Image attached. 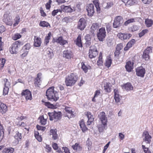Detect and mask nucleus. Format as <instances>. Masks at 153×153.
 <instances>
[{
	"label": "nucleus",
	"mask_w": 153,
	"mask_h": 153,
	"mask_svg": "<svg viewBox=\"0 0 153 153\" xmlns=\"http://www.w3.org/2000/svg\"><path fill=\"white\" fill-rule=\"evenodd\" d=\"M118 36L121 40H124L128 39L132 36V35L130 33H118L117 35Z\"/></svg>",
	"instance_id": "nucleus-13"
},
{
	"label": "nucleus",
	"mask_w": 153,
	"mask_h": 153,
	"mask_svg": "<svg viewBox=\"0 0 153 153\" xmlns=\"http://www.w3.org/2000/svg\"><path fill=\"white\" fill-rule=\"evenodd\" d=\"M145 22L147 27H148L151 26L153 24L152 21L151 19H146Z\"/></svg>",
	"instance_id": "nucleus-43"
},
{
	"label": "nucleus",
	"mask_w": 153,
	"mask_h": 153,
	"mask_svg": "<svg viewBox=\"0 0 153 153\" xmlns=\"http://www.w3.org/2000/svg\"><path fill=\"white\" fill-rule=\"evenodd\" d=\"M30 48V44L29 43H27L23 47L22 49L24 51H28Z\"/></svg>",
	"instance_id": "nucleus-48"
},
{
	"label": "nucleus",
	"mask_w": 153,
	"mask_h": 153,
	"mask_svg": "<svg viewBox=\"0 0 153 153\" xmlns=\"http://www.w3.org/2000/svg\"><path fill=\"white\" fill-rule=\"evenodd\" d=\"M147 30H143L139 34V36L140 37L142 36H143L145 33H146L147 32Z\"/></svg>",
	"instance_id": "nucleus-56"
},
{
	"label": "nucleus",
	"mask_w": 153,
	"mask_h": 153,
	"mask_svg": "<svg viewBox=\"0 0 153 153\" xmlns=\"http://www.w3.org/2000/svg\"><path fill=\"white\" fill-rule=\"evenodd\" d=\"M41 39L39 37L34 36L33 45L36 47H39L41 46Z\"/></svg>",
	"instance_id": "nucleus-21"
},
{
	"label": "nucleus",
	"mask_w": 153,
	"mask_h": 153,
	"mask_svg": "<svg viewBox=\"0 0 153 153\" xmlns=\"http://www.w3.org/2000/svg\"><path fill=\"white\" fill-rule=\"evenodd\" d=\"M63 56L67 59H70L72 57V53L70 48H68L63 52Z\"/></svg>",
	"instance_id": "nucleus-10"
},
{
	"label": "nucleus",
	"mask_w": 153,
	"mask_h": 153,
	"mask_svg": "<svg viewBox=\"0 0 153 153\" xmlns=\"http://www.w3.org/2000/svg\"><path fill=\"white\" fill-rule=\"evenodd\" d=\"M48 114L50 120H54L55 121L60 120L62 116V113L60 111L56 112L55 111H54L52 112H48Z\"/></svg>",
	"instance_id": "nucleus-3"
},
{
	"label": "nucleus",
	"mask_w": 153,
	"mask_h": 153,
	"mask_svg": "<svg viewBox=\"0 0 153 153\" xmlns=\"http://www.w3.org/2000/svg\"><path fill=\"white\" fill-rule=\"evenodd\" d=\"M98 39L100 41H103L106 36L105 30L104 27H102L99 29L97 33Z\"/></svg>",
	"instance_id": "nucleus-6"
},
{
	"label": "nucleus",
	"mask_w": 153,
	"mask_h": 153,
	"mask_svg": "<svg viewBox=\"0 0 153 153\" xmlns=\"http://www.w3.org/2000/svg\"><path fill=\"white\" fill-rule=\"evenodd\" d=\"M123 88L128 91L132 90L133 89V87L131 84L128 83L124 85L123 86Z\"/></svg>",
	"instance_id": "nucleus-34"
},
{
	"label": "nucleus",
	"mask_w": 153,
	"mask_h": 153,
	"mask_svg": "<svg viewBox=\"0 0 153 153\" xmlns=\"http://www.w3.org/2000/svg\"><path fill=\"white\" fill-rule=\"evenodd\" d=\"M136 71L137 75L138 76L141 77H144L146 72L145 69L142 66L139 67L137 68Z\"/></svg>",
	"instance_id": "nucleus-11"
},
{
	"label": "nucleus",
	"mask_w": 153,
	"mask_h": 153,
	"mask_svg": "<svg viewBox=\"0 0 153 153\" xmlns=\"http://www.w3.org/2000/svg\"><path fill=\"white\" fill-rule=\"evenodd\" d=\"M114 98L116 102L118 103L120 102L121 96L118 94V91L116 89L114 90Z\"/></svg>",
	"instance_id": "nucleus-24"
},
{
	"label": "nucleus",
	"mask_w": 153,
	"mask_h": 153,
	"mask_svg": "<svg viewBox=\"0 0 153 153\" xmlns=\"http://www.w3.org/2000/svg\"><path fill=\"white\" fill-rule=\"evenodd\" d=\"M45 105L49 108H55L54 105L52 104H51L49 102H45Z\"/></svg>",
	"instance_id": "nucleus-51"
},
{
	"label": "nucleus",
	"mask_w": 153,
	"mask_h": 153,
	"mask_svg": "<svg viewBox=\"0 0 153 153\" xmlns=\"http://www.w3.org/2000/svg\"><path fill=\"white\" fill-rule=\"evenodd\" d=\"M57 130L56 129H51L50 130L51 134L52 135V138L54 140H56L58 138V135L56 134Z\"/></svg>",
	"instance_id": "nucleus-32"
},
{
	"label": "nucleus",
	"mask_w": 153,
	"mask_h": 153,
	"mask_svg": "<svg viewBox=\"0 0 153 153\" xmlns=\"http://www.w3.org/2000/svg\"><path fill=\"white\" fill-rule=\"evenodd\" d=\"M85 40H91V36L89 34H87L85 37Z\"/></svg>",
	"instance_id": "nucleus-63"
},
{
	"label": "nucleus",
	"mask_w": 153,
	"mask_h": 153,
	"mask_svg": "<svg viewBox=\"0 0 153 153\" xmlns=\"http://www.w3.org/2000/svg\"><path fill=\"white\" fill-rule=\"evenodd\" d=\"M21 37V35L19 33H16L13 36L12 38L13 40H16L19 39Z\"/></svg>",
	"instance_id": "nucleus-47"
},
{
	"label": "nucleus",
	"mask_w": 153,
	"mask_h": 153,
	"mask_svg": "<svg viewBox=\"0 0 153 153\" xmlns=\"http://www.w3.org/2000/svg\"><path fill=\"white\" fill-rule=\"evenodd\" d=\"M88 118V121H87L88 124L90 125L94 120V118L93 116L91 114L90 112H87L86 114Z\"/></svg>",
	"instance_id": "nucleus-29"
},
{
	"label": "nucleus",
	"mask_w": 153,
	"mask_h": 153,
	"mask_svg": "<svg viewBox=\"0 0 153 153\" xmlns=\"http://www.w3.org/2000/svg\"><path fill=\"white\" fill-rule=\"evenodd\" d=\"M27 94L26 96V99L27 100H31L32 99V97L31 92L30 91H28L27 92Z\"/></svg>",
	"instance_id": "nucleus-50"
},
{
	"label": "nucleus",
	"mask_w": 153,
	"mask_h": 153,
	"mask_svg": "<svg viewBox=\"0 0 153 153\" xmlns=\"http://www.w3.org/2000/svg\"><path fill=\"white\" fill-rule=\"evenodd\" d=\"M152 51V47H147L144 50L142 56V58L146 61L148 60L150 58L149 55V53Z\"/></svg>",
	"instance_id": "nucleus-7"
},
{
	"label": "nucleus",
	"mask_w": 153,
	"mask_h": 153,
	"mask_svg": "<svg viewBox=\"0 0 153 153\" xmlns=\"http://www.w3.org/2000/svg\"><path fill=\"white\" fill-rule=\"evenodd\" d=\"M86 23L85 20L84 18H80L78 23L77 28L81 30H83L85 27Z\"/></svg>",
	"instance_id": "nucleus-9"
},
{
	"label": "nucleus",
	"mask_w": 153,
	"mask_h": 153,
	"mask_svg": "<svg viewBox=\"0 0 153 153\" xmlns=\"http://www.w3.org/2000/svg\"><path fill=\"white\" fill-rule=\"evenodd\" d=\"M39 25L40 26L42 27H51L50 24L47 22L45 21H41L39 23Z\"/></svg>",
	"instance_id": "nucleus-37"
},
{
	"label": "nucleus",
	"mask_w": 153,
	"mask_h": 153,
	"mask_svg": "<svg viewBox=\"0 0 153 153\" xmlns=\"http://www.w3.org/2000/svg\"><path fill=\"white\" fill-rule=\"evenodd\" d=\"M111 63L112 59L111 57L110 56H108L105 63V66L108 68L111 66Z\"/></svg>",
	"instance_id": "nucleus-33"
},
{
	"label": "nucleus",
	"mask_w": 153,
	"mask_h": 153,
	"mask_svg": "<svg viewBox=\"0 0 153 153\" xmlns=\"http://www.w3.org/2000/svg\"><path fill=\"white\" fill-rule=\"evenodd\" d=\"M40 13H41V15L43 17H45L46 16V14L42 10V7H41L40 8Z\"/></svg>",
	"instance_id": "nucleus-60"
},
{
	"label": "nucleus",
	"mask_w": 153,
	"mask_h": 153,
	"mask_svg": "<svg viewBox=\"0 0 153 153\" xmlns=\"http://www.w3.org/2000/svg\"><path fill=\"white\" fill-rule=\"evenodd\" d=\"M53 41L54 42H57L59 43L60 45H63L66 43H68V42L67 40L63 39L62 36L59 37L57 39H53Z\"/></svg>",
	"instance_id": "nucleus-14"
},
{
	"label": "nucleus",
	"mask_w": 153,
	"mask_h": 153,
	"mask_svg": "<svg viewBox=\"0 0 153 153\" xmlns=\"http://www.w3.org/2000/svg\"><path fill=\"white\" fill-rule=\"evenodd\" d=\"M82 68L84 71L85 73H86L88 71V68L85 65L84 63H82Z\"/></svg>",
	"instance_id": "nucleus-53"
},
{
	"label": "nucleus",
	"mask_w": 153,
	"mask_h": 153,
	"mask_svg": "<svg viewBox=\"0 0 153 153\" xmlns=\"http://www.w3.org/2000/svg\"><path fill=\"white\" fill-rule=\"evenodd\" d=\"M46 54L45 56H47L49 59H51L53 56V51L51 48H48L45 51Z\"/></svg>",
	"instance_id": "nucleus-25"
},
{
	"label": "nucleus",
	"mask_w": 153,
	"mask_h": 153,
	"mask_svg": "<svg viewBox=\"0 0 153 153\" xmlns=\"http://www.w3.org/2000/svg\"><path fill=\"white\" fill-rule=\"evenodd\" d=\"M142 136H144L145 138L143 139V141L146 142L147 143H150L152 138L151 136L150 135L148 131H145L143 134Z\"/></svg>",
	"instance_id": "nucleus-16"
},
{
	"label": "nucleus",
	"mask_w": 153,
	"mask_h": 153,
	"mask_svg": "<svg viewBox=\"0 0 153 153\" xmlns=\"http://www.w3.org/2000/svg\"><path fill=\"white\" fill-rule=\"evenodd\" d=\"M9 90V88L7 86H6V83L4 84V87L3 89V94L4 95H5L7 94Z\"/></svg>",
	"instance_id": "nucleus-45"
},
{
	"label": "nucleus",
	"mask_w": 153,
	"mask_h": 153,
	"mask_svg": "<svg viewBox=\"0 0 153 153\" xmlns=\"http://www.w3.org/2000/svg\"><path fill=\"white\" fill-rule=\"evenodd\" d=\"M79 125L83 132H85L88 129L87 127L85 126L84 120H83L79 122Z\"/></svg>",
	"instance_id": "nucleus-35"
},
{
	"label": "nucleus",
	"mask_w": 153,
	"mask_h": 153,
	"mask_svg": "<svg viewBox=\"0 0 153 153\" xmlns=\"http://www.w3.org/2000/svg\"><path fill=\"white\" fill-rule=\"evenodd\" d=\"M102 59H101V57L100 56V57H99L98 60L97 62V64L99 66H100L102 65L103 63L102 61Z\"/></svg>",
	"instance_id": "nucleus-54"
},
{
	"label": "nucleus",
	"mask_w": 153,
	"mask_h": 153,
	"mask_svg": "<svg viewBox=\"0 0 153 153\" xmlns=\"http://www.w3.org/2000/svg\"><path fill=\"white\" fill-rule=\"evenodd\" d=\"M39 119L40 120V122L41 124L43 125H45L46 123V119H44L43 116L40 117Z\"/></svg>",
	"instance_id": "nucleus-41"
},
{
	"label": "nucleus",
	"mask_w": 153,
	"mask_h": 153,
	"mask_svg": "<svg viewBox=\"0 0 153 153\" xmlns=\"http://www.w3.org/2000/svg\"><path fill=\"white\" fill-rule=\"evenodd\" d=\"M133 64L134 63L130 61H129L126 62L125 68L127 71L129 72L131 71L133 68Z\"/></svg>",
	"instance_id": "nucleus-26"
},
{
	"label": "nucleus",
	"mask_w": 153,
	"mask_h": 153,
	"mask_svg": "<svg viewBox=\"0 0 153 153\" xmlns=\"http://www.w3.org/2000/svg\"><path fill=\"white\" fill-rule=\"evenodd\" d=\"M123 48L122 44L121 43L118 44L116 48V50L114 54L115 58H118L120 54V51Z\"/></svg>",
	"instance_id": "nucleus-12"
},
{
	"label": "nucleus",
	"mask_w": 153,
	"mask_h": 153,
	"mask_svg": "<svg viewBox=\"0 0 153 153\" xmlns=\"http://www.w3.org/2000/svg\"><path fill=\"white\" fill-rule=\"evenodd\" d=\"M42 74L39 73L37 74V77L35 79L34 84L36 86L39 87L41 84V81L40 80L41 78Z\"/></svg>",
	"instance_id": "nucleus-19"
},
{
	"label": "nucleus",
	"mask_w": 153,
	"mask_h": 153,
	"mask_svg": "<svg viewBox=\"0 0 153 153\" xmlns=\"http://www.w3.org/2000/svg\"><path fill=\"white\" fill-rule=\"evenodd\" d=\"M113 4L112 2H108L107 3V5L106 6V7L107 8H109L113 6Z\"/></svg>",
	"instance_id": "nucleus-61"
},
{
	"label": "nucleus",
	"mask_w": 153,
	"mask_h": 153,
	"mask_svg": "<svg viewBox=\"0 0 153 153\" xmlns=\"http://www.w3.org/2000/svg\"><path fill=\"white\" fill-rule=\"evenodd\" d=\"M107 127V124L101 123L97 125L99 131L100 132H102Z\"/></svg>",
	"instance_id": "nucleus-30"
},
{
	"label": "nucleus",
	"mask_w": 153,
	"mask_h": 153,
	"mask_svg": "<svg viewBox=\"0 0 153 153\" xmlns=\"http://www.w3.org/2000/svg\"><path fill=\"white\" fill-rule=\"evenodd\" d=\"M46 96L48 100L56 101L59 98L58 93L54 90V88H49L46 91Z\"/></svg>",
	"instance_id": "nucleus-1"
},
{
	"label": "nucleus",
	"mask_w": 153,
	"mask_h": 153,
	"mask_svg": "<svg viewBox=\"0 0 153 153\" xmlns=\"http://www.w3.org/2000/svg\"><path fill=\"white\" fill-rule=\"evenodd\" d=\"M23 44L19 41H16L11 45L10 48V51L12 54H16L18 51V48Z\"/></svg>",
	"instance_id": "nucleus-4"
},
{
	"label": "nucleus",
	"mask_w": 153,
	"mask_h": 153,
	"mask_svg": "<svg viewBox=\"0 0 153 153\" xmlns=\"http://www.w3.org/2000/svg\"><path fill=\"white\" fill-rule=\"evenodd\" d=\"M135 42V40L133 39L129 41L127 44L126 46L124 48V50L126 51H128L134 45Z\"/></svg>",
	"instance_id": "nucleus-23"
},
{
	"label": "nucleus",
	"mask_w": 153,
	"mask_h": 153,
	"mask_svg": "<svg viewBox=\"0 0 153 153\" xmlns=\"http://www.w3.org/2000/svg\"><path fill=\"white\" fill-rule=\"evenodd\" d=\"M22 134L19 132V131H16V134L14 136L15 139L14 143L16 144H18L19 141H21L22 138Z\"/></svg>",
	"instance_id": "nucleus-22"
},
{
	"label": "nucleus",
	"mask_w": 153,
	"mask_h": 153,
	"mask_svg": "<svg viewBox=\"0 0 153 153\" xmlns=\"http://www.w3.org/2000/svg\"><path fill=\"white\" fill-rule=\"evenodd\" d=\"M104 90L106 92L109 93L111 91V84L109 82H106L104 83Z\"/></svg>",
	"instance_id": "nucleus-28"
},
{
	"label": "nucleus",
	"mask_w": 153,
	"mask_h": 153,
	"mask_svg": "<svg viewBox=\"0 0 153 153\" xmlns=\"http://www.w3.org/2000/svg\"><path fill=\"white\" fill-rule=\"evenodd\" d=\"M99 117L101 123L107 124V119L104 112H100L99 115Z\"/></svg>",
	"instance_id": "nucleus-15"
},
{
	"label": "nucleus",
	"mask_w": 153,
	"mask_h": 153,
	"mask_svg": "<svg viewBox=\"0 0 153 153\" xmlns=\"http://www.w3.org/2000/svg\"><path fill=\"white\" fill-rule=\"evenodd\" d=\"M28 53V51H24L23 53L21 54V56L22 58H24L26 56Z\"/></svg>",
	"instance_id": "nucleus-58"
},
{
	"label": "nucleus",
	"mask_w": 153,
	"mask_h": 153,
	"mask_svg": "<svg viewBox=\"0 0 153 153\" xmlns=\"http://www.w3.org/2000/svg\"><path fill=\"white\" fill-rule=\"evenodd\" d=\"M139 29V27L136 25H134L132 26L131 27V29L132 32H134V31L138 30Z\"/></svg>",
	"instance_id": "nucleus-49"
},
{
	"label": "nucleus",
	"mask_w": 153,
	"mask_h": 153,
	"mask_svg": "<svg viewBox=\"0 0 153 153\" xmlns=\"http://www.w3.org/2000/svg\"><path fill=\"white\" fill-rule=\"evenodd\" d=\"M61 8L62 11L67 13H71L73 11H75V9L74 8H72L70 6H65L64 5L61 6Z\"/></svg>",
	"instance_id": "nucleus-17"
},
{
	"label": "nucleus",
	"mask_w": 153,
	"mask_h": 153,
	"mask_svg": "<svg viewBox=\"0 0 153 153\" xmlns=\"http://www.w3.org/2000/svg\"><path fill=\"white\" fill-rule=\"evenodd\" d=\"M98 51L96 47L94 45L91 46L90 47L89 51Z\"/></svg>",
	"instance_id": "nucleus-55"
},
{
	"label": "nucleus",
	"mask_w": 153,
	"mask_h": 153,
	"mask_svg": "<svg viewBox=\"0 0 153 153\" xmlns=\"http://www.w3.org/2000/svg\"><path fill=\"white\" fill-rule=\"evenodd\" d=\"M98 54V51H89V57L91 59L95 57Z\"/></svg>",
	"instance_id": "nucleus-39"
},
{
	"label": "nucleus",
	"mask_w": 153,
	"mask_h": 153,
	"mask_svg": "<svg viewBox=\"0 0 153 153\" xmlns=\"http://www.w3.org/2000/svg\"><path fill=\"white\" fill-rule=\"evenodd\" d=\"M78 79V77L76 74L72 73L66 77L65 82L66 85L71 86L75 84Z\"/></svg>",
	"instance_id": "nucleus-2"
},
{
	"label": "nucleus",
	"mask_w": 153,
	"mask_h": 153,
	"mask_svg": "<svg viewBox=\"0 0 153 153\" xmlns=\"http://www.w3.org/2000/svg\"><path fill=\"white\" fill-rule=\"evenodd\" d=\"M137 0H128L126 4V6H131L137 2Z\"/></svg>",
	"instance_id": "nucleus-42"
},
{
	"label": "nucleus",
	"mask_w": 153,
	"mask_h": 153,
	"mask_svg": "<svg viewBox=\"0 0 153 153\" xmlns=\"http://www.w3.org/2000/svg\"><path fill=\"white\" fill-rule=\"evenodd\" d=\"M76 44L79 47H82V45L81 42V37L80 36H79L77 37Z\"/></svg>",
	"instance_id": "nucleus-40"
},
{
	"label": "nucleus",
	"mask_w": 153,
	"mask_h": 153,
	"mask_svg": "<svg viewBox=\"0 0 153 153\" xmlns=\"http://www.w3.org/2000/svg\"><path fill=\"white\" fill-rule=\"evenodd\" d=\"M3 128L0 129V141L3 138L4 136Z\"/></svg>",
	"instance_id": "nucleus-57"
},
{
	"label": "nucleus",
	"mask_w": 153,
	"mask_h": 153,
	"mask_svg": "<svg viewBox=\"0 0 153 153\" xmlns=\"http://www.w3.org/2000/svg\"><path fill=\"white\" fill-rule=\"evenodd\" d=\"M140 19H141L139 17L129 19L124 22V25L125 26H127L130 23H133L136 21H139Z\"/></svg>",
	"instance_id": "nucleus-27"
},
{
	"label": "nucleus",
	"mask_w": 153,
	"mask_h": 153,
	"mask_svg": "<svg viewBox=\"0 0 153 153\" xmlns=\"http://www.w3.org/2000/svg\"><path fill=\"white\" fill-rule=\"evenodd\" d=\"M98 0H94L93 1L94 5V4L97 9L98 13H100V8L99 7Z\"/></svg>",
	"instance_id": "nucleus-38"
},
{
	"label": "nucleus",
	"mask_w": 153,
	"mask_h": 153,
	"mask_svg": "<svg viewBox=\"0 0 153 153\" xmlns=\"http://www.w3.org/2000/svg\"><path fill=\"white\" fill-rule=\"evenodd\" d=\"M3 151L5 153H13L14 151V149L11 147L5 148Z\"/></svg>",
	"instance_id": "nucleus-36"
},
{
	"label": "nucleus",
	"mask_w": 153,
	"mask_h": 153,
	"mask_svg": "<svg viewBox=\"0 0 153 153\" xmlns=\"http://www.w3.org/2000/svg\"><path fill=\"white\" fill-rule=\"evenodd\" d=\"M36 127L38 130H40L42 131H44L46 129L45 127L42 126L38 125H36Z\"/></svg>",
	"instance_id": "nucleus-52"
},
{
	"label": "nucleus",
	"mask_w": 153,
	"mask_h": 153,
	"mask_svg": "<svg viewBox=\"0 0 153 153\" xmlns=\"http://www.w3.org/2000/svg\"><path fill=\"white\" fill-rule=\"evenodd\" d=\"M28 91H30L28 89H26L25 91H24L22 92V96H24L25 97H26V95L27 94V92Z\"/></svg>",
	"instance_id": "nucleus-59"
},
{
	"label": "nucleus",
	"mask_w": 153,
	"mask_h": 153,
	"mask_svg": "<svg viewBox=\"0 0 153 153\" xmlns=\"http://www.w3.org/2000/svg\"><path fill=\"white\" fill-rule=\"evenodd\" d=\"M72 148L74 150H81L82 149L79 146V144L77 143H76L73 146Z\"/></svg>",
	"instance_id": "nucleus-44"
},
{
	"label": "nucleus",
	"mask_w": 153,
	"mask_h": 153,
	"mask_svg": "<svg viewBox=\"0 0 153 153\" xmlns=\"http://www.w3.org/2000/svg\"><path fill=\"white\" fill-rule=\"evenodd\" d=\"M123 22V18L121 16H117L114 19L113 24V27L114 28H118L121 26Z\"/></svg>",
	"instance_id": "nucleus-5"
},
{
	"label": "nucleus",
	"mask_w": 153,
	"mask_h": 153,
	"mask_svg": "<svg viewBox=\"0 0 153 153\" xmlns=\"http://www.w3.org/2000/svg\"><path fill=\"white\" fill-rule=\"evenodd\" d=\"M64 110L69 114L67 115L66 116L69 118L74 117L75 116V115L73 114L74 112L72 111L71 108L66 107L64 108Z\"/></svg>",
	"instance_id": "nucleus-18"
},
{
	"label": "nucleus",
	"mask_w": 153,
	"mask_h": 153,
	"mask_svg": "<svg viewBox=\"0 0 153 153\" xmlns=\"http://www.w3.org/2000/svg\"><path fill=\"white\" fill-rule=\"evenodd\" d=\"M62 149L64 150V152L65 153H69L70 152L68 148L66 147H63Z\"/></svg>",
	"instance_id": "nucleus-64"
},
{
	"label": "nucleus",
	"mask_w": 153,
	"mask_h": 153,
	"mask_svg": "<svg viewBox=\"0 0 153 153\" xmlns=\"http://www.w3.org/2000/svg\"><path fill=\"white\" fill-rule=\"evenodd\" d=\"M7 111V107L4 103L0 106V112L2 114L5 113Z\"/></svg>",
	"instance_id": "nucleus-31"
},
{
	"label": "nucleus",
	"mask_w": 153,
	"mask_h": 153,
	"mask_svg": "<svg viewBox=\"0 0 153 153\" xmlns=\"http://www.w3.org/2000/svg\"><path fill=\"white\" fill-rule=\"evenodd\" d=\"M4 22L7 25L11 26L12 24V19L10 17L7 15L4 14Z\"/></svg>",
	"instance_id": "nucleus-20"
},
{
	"label": "nucleus",
	"mask_w": 153,
	"mask_h": 153,
	"mask_svg": "<svg viewBox=\"0 0 153 153\" xmlns=\"http://www.w3.org/2000/svg\"><path fill=\"white\" fill-rule=\"evenodd\" d=\"M88 12V15L90 16H92L95 13L94 5L92 4H88L86 7Z\"/></svg>",
	"instance_id": "nucleus-8"
},
{
	"label": "nucleus",
	"mask_w": 153,
	"mask_h": 153,
	"mask_svg": "<svg viewBox=\"0 0 153 153\" xmlns=\"http://www.w3.org/2000/svg\"><path fill=\"white\" fill-rule=\"evenodd\" d=\"M0 60L1 61V65H2V67H3L5 63L6 60L5 59H0Z\"/></svg>",
	"instance_id": "nucleus-62"
},
{
	"label": "nucleus",
	"mask_w": 153,
	"mask_h": 153,
	"mask_svg": "<svg viewBox=\"0 0 153 153\" xmlns=\"http://www.w3.org/2000/svg\"><path fill=\"white\" fill-rule=\"evenodd\" d=\"M99 24L97 23H93L91 26V28L93 30L98 29L99 27Z\"/></svg>",
	"instance_id": "nucleus-46"
}]
</instances>
